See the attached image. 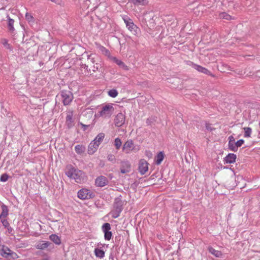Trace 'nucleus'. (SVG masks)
I'll return each mask as SVG.
<instances>
[{"mask_svg": "<svg viewBox=\"0 0 260 260\" xmlns=\"http://www.w3.org/2000/svg\"><path fill=\"white\" fill-rule=\"evenodd\" d=\"M65 173L68 177L74 179L78 183H82L86 180L85 173L82 171L75 168L72 165L67 166Z\"/></svg>", "mask_w": 260, "mask_h": 260, "instance_id": "obj_1", "label": "nucleus"}, {"mask_svg": "<svg viewBox=\"0 0 260 260\" xmlns=\"http://www.w3.org/2000/svg\"><path fill=\"white\" fill-rule=\"evenodd\" d=\"M123 201L122 200V196L120 195L116 198L113 203V209L110 214L113 218H118L123 210Z\"/></svg>", "mask_w": 260, "mask_h": 260, "instance_id": "obj_2", "label": "nucleus"}, {"mask_svg": "<svg viewBox=\"0 0 260 260\" xmlns=\"http://www.w3.org/2000/svg\"><path fill=\"white\" fill-rule=\"evenodd\" d=\"M0 254L3 257L7 258L8 260H15L19 257L16 252L5 245H2L0 247Z\"/></svg>", "mask_w": 260, "mask_h": 260, "instance_id": "obj_3", "label": "nucleus"}, {"mask_svg": "<svg viewBox=\"0 0 260 260\" xmlns=\"http://www.w3.org/2000/svg\"><path fill=\"white\" fill-rule=\"evenodd\" d=\"M57 96L60 97L61 102L64 106L69 105L74 99L73 93L67 90H61Z\"/></svg>", "mask_w": 260, "mask_h": 260, "instance_id": "obj_4", "label": "nucleus"}, {"mask_svg": "<svg viewBox=\"0 0 260 260\" xmlns=\"http://www.w3.org/2000/svg\"><path fill=\"white\" fill-rule=\"evenodd\" d=\"M112 104H107L104 105L101 108V110L99 112V116L104 118H109L113 114L114 109Z\"/></svg>", "mask_w": 260, "mask_h": 260, "instance_id": "obj_5", "label": "nucleus"}, {"mask_svg": "<svg viewBox=\"0 0 260 260\" xmlns=\"http://www.w3.org/2000/svg\"><path fill=\"white\" fill-rule=\"evenodd\" d=\"M139 150L140 146L135 145L131 139L127 140L122 147V151L126 154H129L132 151L136 152Z\"/></svg>", "mask_w": 260, "mask_h": 260, "instance_id": "obj_6", "label": "nucleus"}, {"mask_svg": "<svg viewBox=\"0 0 260 260\" xmlns=\"http://www.w3.org/2000/svg\"><path fill=\"white\" fill-rule=\"evenodd\" d=\"M94 196L92 191L86 188H82L78 192V197L81 200L92 199Z\"/></svg>", "mask_w": 260, "mask_h": 260, "instance_id": "obj_7", "label": "nucleus"}, {"mask_svg": "<svg viewBox=\"0 0 260 260\" xmlns=\"http://www.w3.org/2000/svg\"><path fill=\"white\" fill-rule=\"evenodd\" d=\"M188 64L191 66L193 69L197 70L198 72L213 77L211 72L207 69L203 67L200 65L197 64L193 63L192 62L189 61Z\"/></svg>", "mask_w": 260, "mask_h": 260, "instance_id": "obj_8", "label": "nucleus"}, {"mask_svg": "<svg viewBox=\"0 0 260 260\" xmlns=\"http://www.w3.org/2000/svg\"><path fill=\"white\" fill-rule=\"evenodd\" d=\"M103 232L104 233V238L106 240H110L112 237V233L110 231L111 230V225L109 223H105L102 227Z\"/></svg>", "mask_w": 260, "mask_h": 260, "instance_id": "obj_9", "label": "nucleus"}, {"mask_svg": "<svg viewBox=\"0 0 260 260\" xmlns=\"http://www.w3.org/2000/svg\"><path fill=\"white\" fill-rule=\"evenodd\" d=\"M125 120V115L122 113H119L114 119V123L116 126L120 127L122 126Z\"/></svg>", "mask_w": 260, "mask_h": 260, "instance_id": "obj_10", "label": "nucleus"}, {"mask_svg": "<svg viewBox=\"0 0 260 260\" xmlns=\"http://www.w3.org/2000/svg\"><path fill=\"white\" fill-rule=\"evenodd\" d=\"M148 170V163L144 159L140 160L139 171L141 175H144Z\"/></svg>", "mask_w": 260, "mask_h": 260, "instance_id": "obj_11", "label": "nucleus"}, {"mask_svg": "<svg viewBox=\"0 0 260 260\" xmlns=\"http://www.w3.org/2000/svg\"><path fill=\"white\" fill-rule=\"evenodd\" d=\"M108 183L107 178L104 176L97 177L95 180V185L98 187H104Z\"/></svg>", "mask_w": 260, "mask_h": 260, "instance_id": "obj_12", "label": "nucleus"}, {"mask_svg": "<svg viewBox=\"0 0 260 260\" xmlns=\"http://www.w3.org/2000/svg\"><path fill=\"white\" fill-rule=\"evenodd\" d=\"M127 29L131 31L134 35L139 36L140 34V29L135 25L134 22L130 23L126 26Z\"/></svg>", "mask_w": 260, "mask_h": 260, "instance_id": "obj_13", "label": "nucleus"}, {"mask_svg": "<svg viewBox=\"0 0 260 260\" xmlns=\"http://www.w3.org/2000/svg\"><path fill=\"white\" fill-rule=\"evenodd\" d=\"M66 123L69 128L72 127L74 125V119L73 118V111L69 112L67 114Z\"/></svg>", "mask_w": 260, "mask_h": 260, "instance_id": "obj_14", "label": "nucleus"}, {"mask_svg": "<svg viewBox=\"0 0 260 260\" xmlns=\"http://www.w3.org/2000/svg\"><path fill=\"white\" fill-rule=\"evenodd\" d=\"M131 170V165L127 161H122L121 162L120 172L122 174H125L129 172Z\"/></svg>", "mask_w": 260, "mask_h": 260, "instance_id": "obj_15", "label": "nucleus"}, {"mask_svg": "<svg viewBox=\"0 0 260 260\" xmlns=\"http://www.w3.org/2000/svg\"><path fill=\"white\" fill-rule=\"evenodd\" d=\"M50 244L51 243L48 241H39L37 243L36 248L38 249L44 250L47 248Z\"/></svg>", "mask_w": 260, "mask_h": 260, "instance_id": "obj_16", "label": "nucleus"}, {"mask_svg": "<svg viewBox=\"0 0 260 260\" xmlns=\"http://www.w3.org/2000/svg\"><path fill=\"white\" fill-rule=\"evenodd\" d=\"M99 145L98 144L96 143V142L92 141L88 148V153L89 154H93L97 150L98 148L99 147Z\"/></svg>", "mask_w": 260, "mask_h": 260, "instance_id": "obj_17", "label": "nucleus"}, {"mask_svg": "<svg viewBox=\"0 0 260 260\" xmlns=\"http://www.w3.org/2000/svg\"><path fill=\"white\" fill-rule=\"evenodd\" d=\"M237 156L234 153H229L224 158V162L225 164H233L235 162Z\"/></svg>", "mask_w": 260, "mask_h": 260, "instance_id": "obj_18", "label": "nucleus"}, {"mask_svg": "<svg viewBox=\"0 0 260 260\" xmlns=\"http://www.w3.org/2000/svg\"><path fill=\"white\" fill-rule=\"evenodd\" d=\"M228 148L229 149L234 152H236V143L234 137L233 136H230L228 138Z\"/></svg>", "mask_w": 260, "mask_h": 260, "instance_id": "obj_19", "label": "nucleus"}, {"mask_svg": "<svg viewBox=\"0 0 260 260\" xmlns=\"http://www.w3.org/2000/svg\"><path fill=\"white\" fill-rule=\"evenodd\" d=\"M94 253L95 256L100 259L103 258L105 255V251L99 248H95L94 250Z\"/></svg>", "mask_w": 260, "mask_h": 260, "instance_id": "obj_20", "label": "nucleus"}, {"mask_svg": "<svg viewBox=\"0 0 260 260\" xmlns=\"http://www.w3.org/2000/svg\"><path fill=\"white\" fill-rule=\"evenodd\" d=\"M49 239L56 245L61 244L60 238L56 234H52L49 236Z\"/></svg>", "mask_w": 260, "mask_h": 260, "instance_id": "obj_21", "label": "nucleus"}, {"mask_svg": "<svg viewBox=\"0 0 260 260\" xmlns=\"http://www.w3.org/2000/svg\"><path fill=\"white\" fill-rule=\"evenodd\" d=\"M8 207L3 204L2 206V212L0 214V219L6 218L8 215Z\"/></svg>", "mask_w": 260, "mask_h": 260, "instance_id": "obj_22", "label": "nucleus"}, {"mask_svg": "<svg viewBox=\"0 0 260 260\" xmlns=\"http://www.w3.org/2000/svg\"><path fill=\"white\" fill-rule=\"evenodd\" d=\"M164 159V153L163 152H159L155 157V164L157 165H160Z\"/></svg>", "mask_w": 260, "mask_h": 260, "instance_id": "obj_23", "label": "nucleus"}, {"mask_svg": "<svg viewBox=\"0 0 260 260\" xmlns=\"http://www.w3.org/2000/svg\"><path fill=\"white\" fill-rule=\"evenodd\" d=\"M208 251L216 257H221L222 256V253L221 251L216 250L212 247H209L208 248Z\"/></svg>", "mask_w": 260, "mask_h": 260, "instance_id": "obj_24", "label": "nucleus"}, {"mask_svg": "<svg viewBox=\"0 0 260 260\" xmlns=\"http://www.w3.org/2000/svg\"><path fill=\"white\" fill-rule=\"evenodd\" d=\"M86 150L85 147L83 145H77L75 147V150L78 154L83 153Z\"/></svg>", "mask_w": 260, "mask_h": 260, "instance_id": "obj_25", "label": "nucleus"}, {"mask_svg": "<svg viewBox=\"0 0 260 260\" xmlns=\"http://www.w3.org/2000/svg\"><path fill=\"white\" fill-rule=\"evenodd\" d=\"M105 137V134L103 133H101L99 134L93 140V141L96 142L99 145L103 141L104 138Z\"/></svg>", "mask_w": 260, "mask_h": 260, "instance_id": "obj_26", "label": "nucleus"}, {"mask_svg": "<svg viewBox=\"0 0 260 260\" xmlns=\"http://www.w3.org/2000/svg\"><path fill=\"white\" fill-rule=\"evenodd\" d=\"M243 129L244 131V137H250L252 132L251 128L249 127H245Z\"/></svg>", "mask_w": 260, "mask_h": 260, "instance_id": "obj_27", "label": "nucleus"}, {"mask_svg": "<svg viewBox=\"0 0 260 260\" xmlns=\"http://www.w3.org/2000/svg\"><path fill=\"white\" fill-rule=\"evenodd\" d=\"M122 142L119 138L114 140V146L117 150H119L121 146Z\"/></svg>", "mask_w": 260, "mask_h": 260, "instance_id": "obj_28", "label": "nucleus"}, {"mask_svg": "<svg viewBox=\"0 0 260 260\" xmlns=\"http://www.w3.org/2000/svg\"><path fill=\"white\" fill-rule=\"evenodd\" d=\"M118 91L115 89H111L108 92V95L112 98L116 97L118 95Z\"/></svg>", "mask_w": 260, "mask_h": 260, "instance_id": "obj_29", "label": "nucleus"}, {"mask_svg": "<svg viewBox=\"0 0 260 260\" xmlns=\"http://www.w3.org/2000/svg\"><path fill=\"white\" fill-rule=\"evenodd\" d=\"M219 17L220 18L228 20H231L232 19V16L231 15H229L228 14L225 12L221 13L219 14Z\"/></svg>", "mask_w": 260, "mask_h": 260, "instance_id": "obj_30", "label": "nucleus"}, {"mask_svg": "<svg viewBox=\"0 0 260 260\" xmlns=\"http://www.w3.org/2000/svg\"><path fill=\"white\" fill-rule=\"evenodd\" d=\"M3 45L4 46V47L7 48V49H9L10 50H12L13 48L12 46L8 43V40L6 39H3L2 41Z\"/></svg>", "mask_w": 260, "mask_h": 260, "instance_id": "obj_31", "label": "nucleus"}, {"mask_svg": "<svg viewBox=\"0 0 260 260\" xmlns=\"http://www.w3.org/2000/svg\"><path fill=\"white\" fill-rule=\"evenodd\" d=\"M14 21L13 19L9 18L8 19V27L10 31H13L14 30V28L13 26Z\"/></svg>", "mask_w": 260, "mask_h": 260, "instance_id": "obj_32", "label": "nucleus"}, {"mask_svg": "<svg viewBox=\"0 0 260 260\" xmlns=\"http://www.w3.org/2000/svg\"><path fill=\"white\" fill-rule=\"evenodd\" d=\"M25 19L27 21H28L29 23L30 22H34V18L32 16V15L29 13H26L25 14Z\"/></svg>", "mask_w": 260, "mask_h": 260, "instance_id": "obj_33", "label": "nucleus"}, {"mask_svg": "<svg viewBox=\"0 0 260 260\" xmlns=\"http://www.w3.org/2000/svg\"><path fill=\"white\" fill-rule=\"evenodd\" d=\"M10 178V176L7 174H3L0 177V181L5 182L7 181Z\"/></svg>", "mask_w": 260, "mask_h": 260, "instance_id": "obj_34", "label": "nucleus"}, {"mask_svg": "<svg viewBox=\"0 0 260 260\" xmlns=\"http://www.w3.org/2000/svg\"><path fill=\"white\" fill-rule=\"evenodd\" d=\"M244 143V140L243 139H240L235 143L236 146V152L238 151V147H241Z\"/></svg>", "mask_w": 260, "mask_h": 260, "instance_id": "obj_35", "label": "nucleus"}, {"mask_svg": "<svg viewBox=\"0 0 260 260\" xmlns=\"http://www.w3.org/2000/svg\"><path fill=\"white\" fill-rule=\"evenodd\" d=\"M156 121V117H150L147 119L146 124L147 125H150Z\"/></svg>", "mask_w": 260, "mask_h": 260, "instance_id": "obj_36", "label": "nucleus"}, {"mask_svg": "<svg viewBox=\"0 0 260 260\" xmlns=\"http://www.w3.org/2000/svg\"><path fill=\"white\" fill-rule=\"evenodd\" d=\"M122 19L124 23H125L126 26H127L128 24H130V23H132L133 22L131 19H130L128 16L125 15L123 16Z\"/></svg>", "mask_w": 260, "mask_h": 260, "instance_id": "obj_37", "label": "nucleus"}, {"mask_svg": "<svg viewBox=\"0 0 260 260\" xmlns=\"http://www.w3.org/2000/svg\"><path fill=\"white\" fill-rule=\"evenodd\" d=\"M99 49L106 55L109 56L110 55L109 51L107 49H106L105 47H104L103 46H100Z\"/></svg>", "mask_w": 260, "mask_h": 260, "instance_id": "obj_38", "label": "nucleus"}, {"mask_svg": "<svg viewBox=\"0 0 260 260\" xmlns=\"http://www.w3.org/2000/svg\"><path fill=\"white\" fill-rule=\"evenodd\" d=\"M1 222H2L3 225L6 229V228H9V222L5 218H1Z\"/></svg>", "mask_w": 260, "mask_h": 260, "instance_id": "obj_39", "label": "nucleus"}, {"mask_svg": "<svg viewBox=\"0 0 260 260\" xmlns=\"http://www.w3.org/2000/svg\"><path fill=\"white\" fill-rule=\"evenodd\" d=\"M107 158L109 161H111L113 163L115 162L116 161L115 156L112 154H108Z\"/></svg>", "mask_w": 260, "mask_h": 260, "instance_id": "obj_40", "label": "nucleus"}, {"mask_svg": "<svg viewBox=\"0 0 260 260\" xmlns=\"http://www.w3.org/2000/svg\"><path fill=\"white\" fill-rule=\"evenodd\" d=\"M119 66L125 71L128 70V67L123 61L121 62Z\"/></svg>", "mask_w": 260, "mask_h": 260, "instance_id": "obj_41", "label": "nucleus"}, {"mask_svg": "<svg viewBox=\"0 0 260 260\" xmlns=\"http://www.w3.org/2000/svg\"><path fill=\"white\" fill-rule=\"evenodd\" d=\"M205 126H206V128L207 130H208V131H213V129H214V128H213L211 124L209 123H207V122H206V124H205Z\"/></svg>", "mask_w": 260, "mask_h": 260, "instance_id": "obj_42", "label": "nucleus"}, {"mask_svg": "<svg viewBox=\"0 0 260 260\" xmlns=\"http://www.w3.org/2000/svg\"><path fill=\"white\" fill-rule=\"evenodd\" d=\"M112 60L115 62L116 63L118 66H119L122 62V61L121 60H119L118 59H117L116 57H113L112 58Z\"/></svg>", "mask_w": 260, "mask_h": 260, "instance_id": "obj_43", "label": "nucleus"}, {"mask_svg": "<svg viewBox=\"0 0 260 260\" xmlns=\"http://www.w3.org/2000/svg\"><path fill=\"white\" fill-rule=\"evenodd\" d=\"M100 66H101L100 64L96 63L95 65L93 66V69H92L93 71L95 72V71L99 70V68Z\"/></svg>", "mask_w": 260, "mask_h": 260, "instance_id": "obj_44", "label": "nucleus"}, {"mask_svg": "<svg viewBox=\"0 0 260 260\" xmlns=\"http://www.w3.org/2000/svg\"><path fill=\"white\" fill-rule=\"evenodd\" d=\"M81 125L83 128V131L86 130L87 127L89 126V125H86L82 123H81Z\"/></svg>", "mask_w": 260, "mask_h": 260, "instance_id": "obj_45", "label": "nucleus"}, {"mask_svg": "<svg viewBox=\"0 0 260 260\" xmlns=\"http://www.w3.org/2000/svg\"><path fill=\"white\" fill-rule=\"evenodd\" d=\"M88 59L90 60L91 62L94 63V58H93L91 55L88 56Z\"/></svg>", "mask_w": 260, "mask_h": 260, "instance_id": "obj_46", "label": "nucleus"}, {"mask_svg": "<svg viewBox=\"0 0 260 260\" xmlns=\"http://www.w3.org/2000/svg\"><path fill=\"white\" fill-rule=\"evenodd\" d=\"M6 229H7L9 233H11L12 231V228L10 225H9V228H6Z\"/></svg>", "mask_w": 260, "mask_h": 260, "instance_id": "obj_47", "label": "nucleus"}, {"mask_svg": "<svg viewBox=\"0 0 260 260\" xmlns=\"http://www.w3.org/2000/svg\"><path fill=\"white\" fill-rule=\"evenodd\" d=\"M43 260H48V259L46 258V259H44Z\"/></svg>", "mask_w": 260, "mask_h": 260, "instance_id": "obj_48", "label": "nucleus"}]
</instances>
